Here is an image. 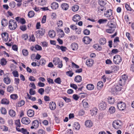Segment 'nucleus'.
Here are the masks:
<instances>
[{"label":"nucleus","mask_w":134,"mask_h":134,"mask_svg":"<svg viewBox=\"0 0 134 134\" xmlns=\"http://www.w3.org/2000/svg\"><path fill=\"white\" fill-rule=\"evenodd\" d=\"M117 106L120 110L121 111L124 110L126 107L125 104L122 101L118 102L117 104Z\"/></svg>","instance_id":"7"},{"label":"nucleus","mask_w":134,"mask_h":134,"mask_svg":"<svg viewBox=\"0 0 134 134\" xmlns=\"http://www.w3.org/2000/svg\"><path fill=\"white\" fill-rule=\"evenodd\" d=\"M108 99L109 103L110 104H113L115 101L114 98L112 97H109Z\"/></svg>","instance_id":"38"},{"label":"nucleus","mask_w":134,"mask_h":134,"mask_svg":"<svg viewBox=\"0 0 134 134\" xmlns=\"http://www.w3.org/2000/svg\"><path fill=\"white\" fill-rule=\"evenodd\" d=\"M106 43V40L104 38H100L99 40V43L101 45H103Z\"/></svg>","instance_id":"31"},{"label":"nucleus","mask_w":134,"mask_h":134,"mask_svg":"<svg viewBox=\"0 0 134 134\" xmlns=\"http://www.w3.org/2000/svg\"><path fill=\"white\" fill-rule=\"evenodd\" d=\"M106 103L102 101L99 105V109L101 110H105L106 108Z\"/></svg>","instance_id":"11"},{"label":"nucleus","mask_w":134,"mask_h":134,"mask_svg":"<svg viewBox=\"0 0 134 134\" xmlns=\"http://www.w3.org/2000/svg\"><path fill=\"white\" fill-rule=\"evenodd\" d=\"M35 48L36 49L37 51H41L42 49L41 46L38 44L35 45Z\"/></svg>","instance_id":"55"},{"label":"nucleus","mask_w":134,"mask_h":134,"mask_svg":"<svg viewBox=\"0 0 134 134\" xmlns=\"http://www.w3.org/2000/svg\"><path fill=\"white\" fill-rule=\"evenodd\" d=\"M94 61L92 59H88L86 61V64L88 67H91L93 65Z\"/></svg>","instance_id":"13"},{"label":"nucleus","mask_w":134,"mask_h":134,"mask_svg":"<svg viewBox=\"0 0 134 134\" xmlns=\"http://www.w3.org/2000/svg\"><path fill=\"white\" fill-rule=\"evenodd\" d=\"M107 21V19H100L98 21L97 23L99 24H104L106 23Z\"/></svg>","instance_id":"36"},{"label":"nucleus","mask_w":134,"mask_h":134,"mask_svg":"<svg viewBox=\"0 0 134 134\" xmlns=\"http://www.w3.org/2000/svg\"><path fill=\"white\" fill-rule=\"evenodd\" d=\"M106 0H99L98 3L100 5L104 6L107 4Z\"/></svg>","instance_id":"32"},{"label":"nucleus","mask_w":134,"mask_h":134,"mask_svg":"<svg viewBox=\"0 0 134 134\" xmlns=\"http://www.w3.org/2000/svg\"><path fill=\"white\" fill-rule=\"evenodd\" d=\"M7 90L8 92L12 93L14 91V88L11 85H10L7 87Z\"/></svg>","instance_id":"42"},{"label":"nucleus","mask_w":134,"mask_h":134,"mask_svg":"<svg viewBox=\"0 0 134 134\" xmlns=\"http://www.w3.org/2000/svg\"><path fill=\"white\" fill-rule=\"evenodd\" d=\"M70 86L71 87L73 88L76 90L77 88V85L73 83H71L70 84Z\"/></svg>","instance_id":"63"},{"label":"nucleus","mask_w":134,"mask_h":134,"mask_svg":"<svg viewBox=\"0 0 134 134\" xmlns=\"http://www.w3.org/2000/svg\"><path fill=\"white\" fill-rule=\"evenodd\" d=\"M7 62V61L4 58H2L1 59L0 63L3 66L5 65Z\"/></svg>","instance_id":"41"},{"label":"nucleus","mask_w":134,"mask_h":134,"mask_svg":"<svg viewBox=\"0 0 134 134\" xmlns=\"http://www.w3.org/2000/svg\"><path fill=\"white\" fill-rule=\"evenodd\" d=\"M61 7L63 10H66L68 9L69 5L66 3H63L61 4Z\"/></svg>","instance_id":"24"},{"label":"nucleus","mask_w":134,"mask_h":134,"mask_svg":"<svg viewBox=\"0 0 134 134\" xmlns=\"http://www.w3.org/2000/svg\"><path fill=\"white\" fill-rule=\"evenodd\" d=\"M49 35L51 38H53L55 36V33L54 30L49 31Z\"/></svg>","instance_id":"33"},{"label":"nucleus","mask_w":134,"mask_h":134,"mask_svg":"<svg viewBox=\"0 0 134 134\" xmlns=\"http://www.w3.org/2000/svg\"><path fill=\"white\" fill-rule=\"evenodd\" d=\"M27 114L29 117H32L34 115V111L33 110L29 109L27 111Z\"/></svg>","instance_id":"22"},{"label":"nucleus","mask_w":134,"mask_h":134,"mask_svg":"<svg viewBox=\"0 0 134 134\" xmlns=\"http://www.w3.org/2000/svg\"><path fill=\"white\" fill-rule=\"evenodd\" d=\"M122 86V85H120L118 83L114 85L112 89L114 92L120 91L122 88L121 87Z\"/></svg>","instance_id":"9"},{"label":"nucleus","mask_w":134,"mask_h":134,"mask_svg":"<svg viewBox=\"0 0 134 134\" xmlns=\"http://www.w3.org/2000/svg\"><path fill=\"white\" fill-rule=\"evenodd\" d=\"M10 97L11 99L15 100L18 98V96L16 94H12L10 95Z\"/></svg>","instance_id":"61"},{"label":"nucleus","mask_w":134,"mask_h":134,"mask_svg":"<svg viewBox=\"0 0 134 134\" xmlns=\"http://www.w3.org/2000/svg\"><path fill=\"white\" fill-rule=\"evenodd\" d=\"M66 74L68 76L71 77L74 74V73L71 70H69L66 72Z\"/></svg>","instance_id":"47"},{"label":"nucleus","mask_w":134,"mask_h":134,"mask_svg":"<svg viewBox=\"0 0 134 134\" xmlns=\"http://www.w3.org/2000/svg\"><path fill=\"white\" fill-rule=\"evenodd\" d=\"M35 13L33 11H29L28 14V16L29 18H31L33 17L35 15Z\"/></svg>","instance_id":"40"},{"label":"nucleus","mask_w":134,"mask_h":134,"mask_svg":"<svg viewBox=\"0 0 134 134\" xmlns=\"http://www.w3.org/2000/svg\"><path fill=\"white\" fill-rule=\"evenodd\" d=\"M3 81L7 85L9 84L11 82V80L9 77H4Z\"/></svg>","instance_id":"29"},{"label":"nucleus","mask_w":134,"mask_h":134,"mask_svg":"<svg viewBox=\"0 0 134 134\" xmlns=\"http://www.w3.org/2000/svg\"><path fill=\"white\" fill-rule=\"evenodd\" d=\"M21 133L23 134H29V132L27 131V129H24V128H21Z\"/></svg>","instance_id":"52"},{"label":"nucleus","mask_w":134,"mask_h":134,"mask_svg":"<svg viewBox=\"0 0 134 134\" xmlns=\"http://www.w3.org/2000/svg\"><path fill=\"white\" fill-rule=\"evenodd\" d=\"M12 74L14 77H18L19 75L18 71L16 70H14L12 72Z\"/></svg>","instance_id":"51"},{"label":"nucleus","mask_w":134,"mask_h":134,"mask_svg":"<svg viewBox=\"0 0 134 134\" xmlns=\"http://www.w3.org/2000/svg\"><path fill=\"white\" fill-rule=\"evenodd\" d=\"M107 26L109 28L106 30V31L109 33H113L116 28L115 25L111 21L108 22Z\"/></svg>","instance_id":"1"},{"label":"nucleus","mask_w":134,"mask_h":134,"mask_svg":"<svg viewBox=\"0 0 134 134\" xmlns=\"http://www.w3.org/2000/svg\"><path fill=\"white\" fill-rule=\"evenodd\" d=\"M86 88L88 90H91L94 89V86L92 84H89L87 85Z\"/></svg>","instance_id":"34"},{"label":"nucleus","mask_w":134,"mask_h":134,"mask_svg":"<svg viewBox=\"0 0 134 134\" xmlns=\"http://www.w3.org/2000/svg\"><path fill=\"white\" fill-rule=\"evenodd\" d=\"M49 106L50 109L52 110H55L56 108V105L54 102H51L49 104Z\"/></svg>","instance_id":"15"},{"label":"nucleus","mask_w":134,"mask_h":134,"mask_svg":"<svg viewBox=\"0 0 134 134\" xmlns=\"http://www.w3.org/2000/svg\"><path fill=\"white\" fill-rule=\"evenodd\" d=\"M46 0H39L38 3L41 5H44L46 4Z\"/></svg>","instance_id":"45"},{"label":"nucleus","mask_w":134,"mask_h":134,"mask_svg":"<svg viewBox=\"0 0 134 134\" xmlns=\"http://www.w3.org/2000/svg\"><path fill=\"white\" fill-rule=\"evenodd\" d=\"M22 53L24 55L27 56L28 55V52L27 49H24L22 50Z\"/></svg>","instance_id":"53"},{"label":"nucleus","mask_w":134,"mask_h":134,"mask_svg":"<svg viewBox=\"0 0 134 134\" xmlns=\"http://www.w3.org/2000/svg\"><path fill=\"white\" fill-rule=\"evenodd\" d=\"M74 80L77 82H80L82 81V77L80 75H77L75 77Z\"/></svg>","instance_id":"30"},{"label":"nucleus","mask_w":134,"mask_h":134,"mask_svg":"<svg viewBox=\"0 0 134 134\" xmlns=\"http://www.w3.org/2000/svg\"><path fill=\"white\" fill-rule=\"evenodd\" d=\"M9 100L6 98H3L1 100V103L5 104H9Z\"/></svg>","instance_id":"37"},{"label":"nucleus","mask_w":134,"mask_h":134,"mask_svg":"<svg viewBox=\"0 0 134 134\" xmlns=\"http://www.w3.org/2000/svg\"><path fill=\"white\" fill-rule=\"evenodd\" d=\"M39 62L41 65H43L45 64L46 62V61L43 58H42L40 60Z\"/></svg>","instance_id":"50"},{"label":"nucleus","mask_w":134,"mask_h":134,"mask_svg":"<svg viewBox=\"0 0 134 134\" xmlns=\"http://www.w3.org/2000/svg\"><path fill=\"white\" fill-rule=\"evenodd\" d=\"M103 86V83L102 81H100L98 83L97 86L98 89H100Z\"/></svg>","instance_id":"43"},{"label":"nucleus","mask_w":134,"mask_h":134,"mask_svg":"<svg viewBox=\"0 0 134 134\" xmlns=\"http://www.w3.org/2000/svg\"><path fill=\"white\" fill-rule=\"evenodd\" d=\"M21 121L22 123L25 124H28L30 122V120L27 117L23 118Z\"/></svg>","instance_id":"14"},{"label":"nucleus","mask_w":134,"mask_h":134,"mask_svg":"<svg viewBox=\"0 0 134 134\" xmlns=\"http://www.w3.org/2000/svg\"><path fill=\"white\" fill-rule=\"evenodd\" d=\"M119 122H120L119 120H115L113 121V126L115 129L117 130L120 128L121 125L119 124Z\"/></svg>","instance_id":"10"},{"label":"nucleus","mask_w":134,"mask_h":134,"mask_svg":"<svg viewBox=\"0 0 134 134\" xmlns=\"http://www.w3.org/2000/svg\"><path fill=\"white\" fill-rule=\"evenodd\" d=\"M51 8L53 10H55L57 9L58 7V4L55 2H53L51 4Z\"/></svg>","instance_id":"16"},{"label":"nucleus","mask_w":134,"mask_h":134,"mask_svg":"<svg viewBox=\"0 0 134 134\" xmlns=\"http://www.w3.org/2000/svg\"><path fill=\"white\" fill-rule=\"evenodd\" d=\"M2 25L4 27L6 26L8 24V21L6 19H3L1 21Z\"/></svg>","instance_id":"23"},{"label":"nucleus","mask_w":134,"mask_h":134,"mask_svg":"<svg viewBox=\"0 0 134 134\" xmlns=\"http://www.w3.org/2000/svg\"><path fill=\"white\" fill-rule=\"evenodd\" d=\"M45 33V30L44 29L41 28L35 32V35L36 38H41L44 35Z\"/></svg>","instance_id":"4"},{"label":"nucleus","mask_w":134,"mask_h":134,"mask_svg":"<svg viewBox=\"0 0 134 134\" xmlns=\"http://www.w3.org/2000/svg\"><path fill=\"white\" fill-rule=\"evenodd\" d=\"M79 8V7L77 5H75L72 6V10L74 12H76L78 11Z\"/></svg>","instance_id":"35"},{"label":"nucleus","mask_w":134,"mask_h":134,"mask_svg":"<svg viewBox=\"0 0 134 134\" xmlns=\"http://www.w3.org/2000/svg\"><path fill=\"white\" fill-rule=\"evenodd\" d=\"M57 24L58 27L62 26L63 24V22L61 20H59L57 21Z\"/></svg>","instance_id":"58"},{"label":"nucleus","mask_w":134,"mask_h":134,"mask_svg":"<svg viewBox=\"0 0 134 134\" xmlns=\"http://www.w3.org/2000/svg\"><path fill=\"white\" fill-rule=\"evenodd\" d=\"M78 44L75 43H72L71 45V47L73 51L76 50L78 48Z\"/></svg>","instance_id":"25"},{"label":"nucleus","mask_w":134,"mask_h":134,"mask_svg":"<svg viewBox=\"0 0 134 134\" xmlns=\"http://www.w3.org/2000/svg\"><path fill=\"white\" fill-rule=\"evenodd\" d=\"M25 103V101L23 100H21L18 103V106L21 107L24 105Z\"/></svg>","instance_id":"56"},{"label":"nucleus","mask_w":134,"mask_h":134,"mask_svg":"<svg viewBox=\"0 0 134 134\" xmlns=\"http://www.w3.org/2000/svg\"><path fill=\"white\" fill-rule=\"evenodd\" d=\"M39 123L38 121L37 120H35L32 122V125L35 127V129H36L39 126Z\"/></svg>","instance_id":"26"},{"label":"nucleus","mask_w":134,"mask_h":134,"mask_svg":"<svg viewBox=\"0 0 134 134\" xmlns=\"http://www.w3.org/2000/svg\"><path fill=\"white\" fill-rule=\"evenodd\" d=\"M113 62L116 64H119L121 62V57L119 55H116L113 57Z\"/></svg>","instance_id":"6"},{"label":"nucleus","mask_w":134,"mask_h":134,"mask_svg":"<svg viewBox=\"0 0 134 134\" xmlns=\"http://www.w3.org/2000/svg\"><path fill=\"white\" fill-rule=\"evenodd\" d=\"M22 37L23 39L26 40L28 38V35L27 34H23L22 36Z\"/></svg>","instance_id":"60"},{"label":"nucleus","mask_w":134,"mask_h":134,"mask_svg":"<svg viewBox=\"0 0 134 134\" xmlns=\"http://www.w3.org/2000/svg\"><path fill=\"white\" fill-rule=\"evenodd\" d=\"M97 8L98 9L97 13L99 15L102 14L104 11L106 10V7L104 5H100Z\"/></svg>","instance_id":"8"},{"label":"nucleus","mask_w":134,"mask_h":134,"mask_svg":"<svg viewBox=\"0 0 134 134\" xmlns=\"http://www.w3.org/2000/svg\"><path fill=\"white\" fill-rule=\"evenodd\" d=\"M128 79L127 76L124 74L120 78H118V83L120 85L123 86L125 84L126 81Z\"/></svg>","instance_id":"2"},{"label":"nucleus","mask_w":134,"mask_h":134,"mask_svg":"<svg viewBox=\"0 0 134 134\" xmlns=\"http://www.w3.org/2000/svg\"><path fill=\"white\" fill-rule=\"evenodd\" d=\"M56 48L59 49H60L62 52H65L67 49L66 47L63 46H60L58 45H56Z\"/></svg>","instance_id":"27"},{"label":"nucleus","mask_w":134,"mask_h":134,"mask_svg":"<svg viewBox=\"0 0 134 134\" xmlns=\"http://www.w3.org/2000/svg\"><path fill=\"white\" fill-rule=\"evenodd\" d=\"M1 36L3 39L4 41H7L8 39L9 35L6 32H4L1 34Z\"/></svg>","instance_id":"12"},{"label":"nucleus","mask_w":134,"mask_h":134,"mask_svg":"<svg viewBox=\"0 0 134 134\" xmlns=\"http://www.w3.org/2000/svg\"><path fill=\"white\" fill-rule=\"evenodd\" d=\"M92 41V39H90L89 37L88 36H84V43L86 44H89L91 41Z\"/></svg>","instance_id":"28"},{"label":"nucleus","mask_w":134,"mask_h":134,"mask_svg":"<svg viewBox=\"0 0 134 134\" xmlns=\"http://www.w3.org/2000/svg\"><path fill=\"white\" fill-rule=\"evenodd\" d=\"M73 129L76 130H79L80 127V125L77 122H75L73 125Z\"/></svg>","instance_id":"21"},{"label":"nucleus","mask_w":134,"mask_h":134,"mask_svg":"<svg viewBox=\"0 0 134 134\" xmlns=\"http://www.w3.org/2000/svg\"><path fill=\"white\" fill-rule=\"evenodd\" d=\"M9 5L11 8H14L15 6V3L14 2H12L10 3Z\"/></svg>","instance_id":"57"},{"label":"nucleus","mask_w":134,"mask_h":134,"mask_svg":"<svg viewBox=\"0 0 134 134\" xmlns=\"http://www.w3.org/2000/svg\"><path fill=\"white\" fill-rule=\"evenodd\" d=\"M2 114L3 115H5L7 113V111L6 109L3 107H2L0 110Z\"/></svg>","instance_id":"48"},{"label":"nucleus","mask_w":134,"mask_h":134,"mask_svg":"<svg viewBox=\"0 0 134 134\" xmlns=\"http://www.w3.org/2000/svg\"><path fill=\"white\" fill-rule=\"evenodd\" d=\"M17 26L16 22L14 20L10 19L9 21V28L11 30H15Z\"/></svg>","instance_id":"3"},{"label":"nucleus","mask_w":134,"mask_h":134,"mask_svg":"<svg viewBox=\"0 0 134 134\" xmlns=\"http://www.w3.org/2000/svg\"><path fill=\"white\" fill-rule=\"evenodd\" d=\"M61 61L59 58L56 57L54 58L53 62L55 65H56L58 64Z\"/></svg>","instance_id":"18"},{"label":"nucleus","mask_w":134,"mask_h":134,"mask_svg":"<svg viewBox=\"0 0 134 134\" xmlns=\"http://www.w3.org/2000/svg\"><path fill=\"white\" fill-rule=\"evenodd\" d=\"M19 28L23 31H25L27 29L26 26L25 25H22L20 26Z\"/></svg>","instance_id":"54"},{"label":"nucleus","mask_w":134,"mask_h":134,"mask_svg":"<svg viewBox=\"0 0 134 134\" xmlns=\"http://www.w3.org/2000/svg\"><path fill=\"white\" fill-rule=\"evenodd\" d=\"M70 28L72 29L73 30H75V31L77 32V30L78 29V28H77L76 26L75 25H72L70 26Z\"/></svg>","instance_id":"59"},{"label":"nucleus","mask_w":134,"mask_h":134,"mask_svg":"<svg viewBox=\"0 0 134 134\" xmlns=\"http://www.w3.org/2000/svg\"><path fill=\"white\" fill-rule=\"evenodd\" d=\"M98 111V109L96 107H94L93 108L92 110H90L91 114L92 116L94 115H96Z\"/></svg>","instance_id":"19"},{"label":"nucleus","mask_w":134,"mask_h":134,"mask_svg":"<svg viewBox=\"0 0 134 134\" xmlns=\"http://www.w3.org/2000/svg\"><path fill=\"white\" fill-rule=\"evenodd\" d=\"M15 124L16 125V126L20 127V120L19 119H18L16 120Z\"/></svg>","instance_id":"62"},{"label":"nucleus","mask_w":134,"mask_h":134,"mask_svg":"<svg viewBox=\"0 0 134 134\" xmlns=\"http://www.w3.org/2000/svg\"><path fill=\"white\" fill-rule=\"evenodd\" d=\"M9 114L11 116L14 117L15 115V112L13 110H10L9 111Z\"/></svg>","instance_id":"39"},{"label":"nucleus","mask_w":134,"mask_h":134,"mask_svg":"<svg viewBox=\"0 0 134 134\" xmlns=\"http://www.w3.org/2000/svg\"><path fill=\"white\" fill-rule=\"evenodd\" d=\"M54 81L55 83L58 84H60L62 82L60 78L59 77H58L55 79Z\"/></svg>","instance_id":"49"},{"label":"nucleus","mask_w":134,"mask_h":134,"mask_svg":"<svg viewBox=\"0 0 134 134\" xmlns=\"http://www.w3.org/2000/svg\"><path fill=\"white\" fill-rule=\"evenodd\" d=\"M81 19V17L79 15L76 14L74 15L72 18L73 20L75 22H77Z\"/></svg>","instance_id":"17"},{"label":"nucleus","mask_w":134,"mask_h":134,"mask_svg":"<svg viewBox=\"0 0 134 134\" xmlns=\"http://www.w3.org/2000/svg\"><path fill=\"white\" fill-rule=\"evenodd\" d=\"M51 88V87H47L45 89V91L46 93L47 94H48L50 91Z\"/></svg>","instance_id":"64"},{"label":"nucleus","mask_w":134,"mask_h":134,"mask_svg":"<svg viewBox=\"0 0 134 134\" xmlns=\"http://www.w3.org/2000/svg\"><path fill=\"white\" fill-rule=\"evenodd\" d=\"M113 13L112 10L109 9L107 10L104 13V16L108 18L110 17V19H114L113 15Z\"/></svg>","instance_id":"5"},{"label":"nucleus","mask_w":134,"mask_h":134,"mask_svg":"<svg viewBox=\"0 0 134 134\" xmlns=\"http://www.w3.org/2000/svg\"><path fill=\"white\" fill-rule=\"evenodd\" d=\"M94 48L97 50L100 51L102 49L101 46H99L98 44H96L94 45Z\"/></svg>","instance_id":"46"},{"label":"nucleus","mask_w":134,"mask_h":134,"mask_svg":"<svg viewBox=\"0 0 134 134\" xmlns=\"http://www.w3.org/2000/svg\"><path fill=\"white\" fill-rule=\"evenodd\" d=\"M85 124L87 127H90L92 126L93 123L91 120H88L85 121Z\"/></svg>","instance_id":"20"},{"label":"nucleus","mask_w":134,"mask_h":134,"mask_svg":"<svg viewBox=\"0 0 134 134\" xmlns=\"http://www.w3.org/2000/svg\"><path fill=\"white\" fill-rule=\"evenodd\" d=\"M109 110L110 113L113 114L115 111V108L114 107H111L109 108Z\"/></svg>","instance_id":"44"}]
</instances>
